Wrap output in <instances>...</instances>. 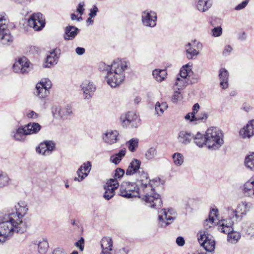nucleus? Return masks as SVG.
Instances as JSON below:
<instances>
[{"label":"nucleus","mask_w":254,"mask_h":254,"mask_svg":"<svg viewBox=\"0 0 254 254\" xmlns=\"http://www.w3.org/2000/svg\"><path fill=\"white\" fill-rule=\"evenodd\" d=\"M13 69L15 72H20L21 73V67L20 64H18V62L17 61L14 63L13 65Z\"/></svg>","instance_id":"052dcab7"},{"label":"nucleus","mask_w":254,"mask_h":254,"mask_svg":"<svg viewBox=\"0 0 254 254\" xmlns=\"http://www.w3.org/2000/svg\"><path fill=\"white\" fill-rule=\"evenodd\" d=\"M233 222L231 219L223 220L222 224L219 227V230L221 232L225 234L233 230L232 225Z\"/></svg>","instance_id":"2f4dec72"},{"label":"nucleus","mask_w":254,"mask_h":254,"mask_svg":"<svg viewBox=\"0 0 254 254\" xmlns=\"http://www.w3.org/2000/svg\"><path fill=\"white\" fill-rule=\"evenodd\" d=\"M5 14L3 12L0 13V28L7 26V20L5 18Z\"/></svg>","instance_id":"3c124183"},{"label":"nucleus","mask_w":254,"mask_h":254,"mask_svg":"<svg viewBox=\"0 0 254 254\" xmlns=\"http://www.w3.org/2000/svg\"><path fill=\"white\" fill-rule=\"evenodd\" d=\"M141 22L143 26L154 28L157 25V16L154 11L146 9L141 12Z\"/></svg>","instance_id":"1a4fd4ad"},{"label":"nucleus","mask_w":254,"mask_h":254,"mask_svg":"<svg viewBox=\"0 0 254 254\" xmlns=\"http://www.w3.org/2000/svg\"><path fill=\"white\" fill-rule=\"evenodd\" d=\"M180 99V92L179 90L175 91L173 95L172 101L173 103H177Z\"/></svg>","instance_id":"5fc2aeb1"},{"label":"nucleus","mask_w":254,"mask_h":254,"mask_svg":"<svg viewBox=\"0 0 254 254\" xmlns=\"http://www.w3.org/2000/svg\"><path fill=\"white\" fill-rule=\"evenodd\" d=\"M154 77L158 82H161L165 78L167 72L165 70L155 69L152 72Z\"/></svg>","instance_id":"ea45409f"},{"label":"nucleus","mask_w":254,"mask_h":254,"mask_svg":"<svg viewBox=\"0 0 254 254\" xmlns=\"http://www.w3.org/2000/svg\"><path fill=\"white\" fill-rule=\"evenodd\" d=\"M9 181L8 176H0V188L6 186Z\"/></svg>","instance_id":"8fccbe9b"},{"label":"nucleus","mask_w":254,"mask_h":254,"mask_svg":"<svg viewBox=\"0 0 254 254\" xmlns=\"http://www.w3.org/2000/svg\"><path fill=\"white\" fill-rule=\"evenodd\" d=\"M34 248H37L39 254H44L48 248V243L46 240H42L38 243V244H34L33 245Z\"/></svg>","instance_id":"58836bf2"},{"label":"nucleus","mask_w":254,"mask_h":254,"mask_svg":"<svg viewBox=\"0 0 254 254\" xmlns=\"http://www.w3.org/2000/svg\"><path fill=\"white\" fill-rule=\"evenodd\" d=\"M86 176H78V177H75L73 179H74V181H75L81 182L83 179H84V178Z\"/></svg>","instance_id":"774afa93"},{"label":"nucleus","mask_w":254,"mask_h":254,"mask_svg":"<svg viewBox=\"0 0 254 254\" xmlns=\"http://www.w3.org/2000/svg\"><path fill=\"white\" fill-rule=\"evenodd\" d=\"M27 206H19L15 212L5 214L0 217V242L4 243L14 233H23L26 225L21 218L27 213Z\"/></svg>","instance_id":"f257e3e1"},{"label":"nucleus","mask_w":254,"mask_h":254,"mask_svg":"<svg viewBox=\"0 0 254 254\" xmlns=\"http://www.w3.org/2000/svg\"><path fill=\"white\" fill-rule=\"evenodd\" d=\"M129 63L124 60L117 59L110 65L104 63L99 64L100 71L107 73V83L112 87H116L122 83L125 78V71L128 68Z\"/></svg>","instance_id":"7ed1b4c3"},{"label":"nucleus","mask_w":254,"mask_h":254,"mask_svg":"<svg viewBox=\"0 0 254 254\" xmlns=\"http://www.w3.org/2000/svg\"><path fill=\"white\" fill-rule=\"evenodd\" d=\"M126 153V148L121 149L118 153L112 155L110 157V161L115 165L118 164L125 156Z\"/></svg>","instance_id":"473e14b6"},{"label":"nucleus","mask_w":254,"mask_h":254,"mask_svg":"<svg viewBox=\"0 0 254 254\" xmlns=\"http://www.w3.org/2000/svg\"><path fill=\"white\" fill-rule=\"evenodd\" d=\"M114 175H125V170L120 168H118L115 170Z\"/></svg>","instance_id":"69168bd1"},{"label":"nucleus","mask_w":254,"mask_h":254,"mask_svg":"<svg viewBox=\"0 0 254 254\" xmlns=\"http://www.w3.org/2000/svg\"><path fill=\"white\" fill-rule=\"evenodd\" d=\"M140 164L141 162L139 160L133 159L127 170L126 175H133L136 173L141 174V175L147 174V173L140 167Z\"/></svg>","instance_id":"a211bd4d"},{"label":"nucleus","mask_w":254,"mask_h":254,"mask_svg":"<svg viewBox=\"0 0 254 254\" xmlns=\"http://www.w3.org/2000/svg\"><path fill=\"white\" fill-rule=\"evenodd\" d=\"M80 30L74 26L68 25L65 28L64 39L66 40H72L79 33Z\"/></svg>","instance_id":"412c9836"},{"label":"nucleus","mask_w":254,"mask_h":254,"mask_svg":"<svg viewBox=\"0 0 254 254\" xmlns=\"http://www.w3.org/2000/svg\"><path fill=\"white\" fill-rule=\"evenodd\" d=\"M98 11V7L95 5H93V7L90 9V13L89 14V16L91 17V18L95 17L96 15L97 12Z\"/></svg>","instance_id":"6e6d98bb"},{"label":"nucleus","mask_w":254,"mask_h":254,"mask_svg":"<svg viewBox=\"0 0 254 254\" xmlns=\"http://www.w3.org/2000/svg\"><path fill=\"white\" fill-rule=\"evenodd\" d=\"M28 25L35 31L41 30L45 25V18L40 13L31 15L28 20Z\"/></svg>","instance_id":"f8f14e48"},{"label":"nucleus","mask_w":254,"mask_h":254,"mask_svg":"<svg viewBox=\"0 0 254 254\" xmlns=\"http://www.w3.org/2000/svg\"><path fill=\"white\" fill-rule=\"evenodd\" d=\"M115 176L117 178L107 180L106 184L104 185L105 192L103 195V197L106 200H109L115 195V191L119 187V183L118 179H121L123 176Z\"/></svg>","instance_id":"0eeeda50"},{"label":"nucleus","mask_w":254,"mask_h":254,"mask_svg":"<svg viewBox=\"0 0 254 254\" xmlns=\"http://www.w3.org/2000/svg\"><path fill=\"white\" fill-rule=\"evenodd\" d=\"M193 136V134L191 132L182 130L178 134V140L181 144L188 145L191 142Z\"/></svg>","instance_id":"4be33fe9"},{"label":"nucleus","mask_w":254,"mask_h":254,"mask_svg":"<svg viewBox=\"0 0 254 254\" xmlns=\"http://www.w3.org/2000/svg\"><path fill=\"white\" fill-rule=\"evenodd\" d=\"M216 210L215 209H212V210L210 212V214L209 215V218L206 219L204 223V227L207 229L208 228H211L214 223V216H212V214L216 216Z\"/></svg>","instance_id":"79ce46f5"},{"label":"nucleus","mask_w":254,"mask_h":254,"mask_svg":"<svg viewBox=\"0 0 254 254\" xmlns=\"http://www.w3.org/2000/svg\"><path fill=\"white\" fill-rule=\"evenodd\" d=\"M126 144L127 145L128 150L131 152H134L138 145V139L133 138L127 141Z\"/></svg>","instance_id":"37998d69"},{"label":"nucleus","mask_w":254,"mask_h":254,"mask_svg":"<svg viewBox=\"0 0 254 254\" xmlns=\"http://www.w3.org/2000/svg\"><path fill=\"white\" fill-rule=\"evenodd\" d=\"M53 254H67L63 249L57 248L54 250Z\"/></svg>","instance_id":"0e129e2a"},{"label":"nucleus","mask_w":254,"mask_h":254,"mask_svg":"<svg viewBox=\"0 0 254 254\" xmlns=\"http://www.w3.org/2000/svg\"><path fill=\"white\" fill-rule=\"evenodd\" d=\"M211 0H197L196 1V8L200 12H205L212 6Z\"/></svg>","instance_id":"b1692460"},{"label":"nucleus","mask_w":254,"mask_h":254,"mask_svg":"<svg viewBox=\"0 0 254 254\" xmlns=\"http://www.w3.org/2000/svg\"><path fill=\"white\" fill-rule=\"evenodd\" d=\"M58 60V57L55 51L50 52V55H47L45 64H43L44 67H51L56 64Z\"/></svg>","instance_id":"393cba45"},{"label":"nucleus","mask_w":254,"mask_h":254,"mask_svg":"<svg viewBox=\"0 0 254 254\" xmlns=\"http://www.w3.org/2000/svg\"><path fill=\"white\" fill-rule=\"evenodd\" d=\"M191 45L190 43L186 45L187 58L189 59H194L199 54L195 49L191 48Z\"/></svg>","instance_id":"e433bc0d"},{"label":"nucleus","mask_w":254,"mask_h":254,"mask_svg":"<svg viewBox=\"0 0 254 254\" xmlns=\"http://www.w3.org/2000/svg\"><path fill=\"white\" fill-rule=\"evenodd\" d=\"M27 135L25 125L19 127L12 133V136L17 141L23 140V136Z\"/></svg>","instance_id":"a878e982"},{"label":"nucleus","mask_w":254,"mask_h":254,"mask_svg":"<svg viewBox=\"0 0 254 254\" xmlns=\"http://www.w3.org/2000/svg\"><path fill=\"white\" fill-rule=\"evenodd\" d=\"M38 116L39 115L33 111H31L27 114V118L30 119H35L37 118Z\"/></svg>","instance_id":"bf43d9fd"},{"label":"nucleus","mask_w":254,"mask_h":254,"mask_svg":"<svg viewBox=\"0 0 254 254\" xmlns=\"http://www.w3.org/2000/svg\"><path fill=\"white\" fill-rule=\"evenodd\" d=\"M168 106L167 102H163L160 103L157 102L155 106V114L158 116H161L163 115L164 111L167 109Z\"/></svg>","instance_id":"4c0bfd02"},{"label":"nucleus","mask_w":254,"mask_h":254,"mask_svg":"<svg viewBox=\"0 0 254 254\" xmlns=\"http://www.w3.org/2000/svg\"><path fill=\"white\" fill-rule=\"evenodd\" d=\"M227 234H228V241L232 243H236L241 237L238 233L233 232L232 230Z\"/></svg>","instance_id":"c03bdc74"},{"label":"nucleus","mask_w":254,"mask_h":254,"mask_svg":"<svg viewBox=\"0 0 254 254\" xmlns=\"http://www.w3.org/2000/svg\"><path fill=\"white\" fill-rule=\"evenodd\" d=\"M138 179L135 183L123 182L120 188V195L126 198H132L138 197H142V190L140 185H138Z\"/></svg>","instance_id":"20e7f679"},{"label":"nucleus","mask_w":254,"mask_h":254,"mask_svg":"<svg viewBox=\"0 0 254 254\" xmlns=\"http://www.w3.org/2000/svg\"><path fill=\"white\" fill-rule=\"evenodd\" d=\"M200 108V106L198 103L194 104L192 107V112L191 113V119L190 122L196 121L199 120H205L208 118V115L207 113H203V117H200L199 115L195 116V114L198 112Z\"/></svg>","instance_id":"bb28decb"},{"label":"nucleus","mask_w":254,"mask_h":254,"mask_svg":"<svg viewBox=\"0 0 254 254\" xmlns=\"http://www.w3.org/2000/svg\"><path fill=\"white\" fill-rule=\"evenodd\" d=\"M229 74L227 69L221 68L219 71V78L220 81V85L223 89H225L228 87V79Z\"/></svg>","instance_id":"5701e85b"},{"label":"nucleus","mask_w":254,"mask_h":254,"mask_svg":"<svg viewBox=\"0 0 254 254\" xmlns=\"http://www.w3.org/2000/svg\"><path fill=\"white\" fill-rule=\"evenodd\" d=\"M238 39L241 41L245 40L246 39V33L245 32H243L242 33H241L238 37Z\"/></svg>","instance_id":"338daca9"},{"label":"nucleus","mask_w":254,"mask_h":254,"mask_svg":"<svg viewBox=\"0 0 254 254\" xmlns=\"http://www.w3.org/2000/svg\"><path fill=\"white\" fill-rule=\"evenodd\" d=\"M173 159L175 165L179 166L184 162V156L180 153H175L173 155Z\"/></svg>","instance_id":"a18cd8bd"},{"label":"nucleus","mask_w":254,"mask_h":254,"mask_svg":"<svg viewBox=\"0 0 254 254\" xmlns=\"http://www.w3.org/2000/svg\"><path fill=\"white\" fill-rule=\"evenodd\" d=\"M17 62L18 64H20L21 73L22 74L28 73L30 64L28 59L26 57H23L19 58Z\"/></svg>","instance_id":"f704fd0d"},{"label":"nucleus","mask_w":254,"mask_h":254,"mask_svg":"<svg viewBox=\"0 0 254 254\" xmlns=\"http://www.w3.org/2000/svg\"><path fill=\"white\" fill-rule=\"evenodd\" d=\"M81 87L83 92L84 99L87 100L91 98L94 92L96 90V87L93 83L87 80L82 82Z\"/></svg>","instance_id":"f3484780"},{"label":"nucleus","mask_w":254,"mask_h":254,"mask_svg":"<svg viewBox=\"0 0 254 254\" xmlns=\"http://www.w3.org/2000/svg\"><path fill=\"white\" fill-rule=\"evenodd\" d=\"M113 242L109 237H104L101 241V246L102 249V253L106 254L112 250Z\"/></svg>","instance_id":"c85d7f7f"},{"label":"nucleus","mask_w":254,"mask_h":254,"mask_svg":"<svg viewBox=\"0 0 254 254\" xmlns=\"http://www.w3.org/2000/svg\"><path fill=\"white\" fill-rule=\"evenodd\" d=\"M248 211L247 204L246 202H242L239 203L237 208L234 210H229V213L231 215V219H235L236 221L241 220L244 215H245Z\"/></svg>","instance_id":"4468645a"},{"label":"nucleus","mask_w":254,"mask_h":254,"mask_svg":"<svg viewBox=\"0 0 254 254\" xmlns=\"http://www.w3.org/2000/svg\"><path fill=\"white\" fill-rule=\"evenodd\" d=\"M244 164L247 169L254 172V152L245 157Z\"/></svg>","instance_id":"72a5a7b5"},{"label":"nucleus","mask_w":254,"mask_h":254,"mask_svg":"<svg viewBox=\"0 0 254 254\" xmlns=\"http://www.w3.org/2000/svg\"><path fill=\"white\" fill-rule=\"evenodd\" d=\"M81 166H82L83 170H84V173L82 175H88L91 169V163L90 162L88 161L86 163H83Z\"/></svg>","instance_id":"de8ad7c7"},{"label":"nucleus","mask_w":254,"mask_h":254,"mask_svg":"<svg viewBox=\"0 0 254 254\" xmlns=\"http://www.w3.org/2000/svg\"><path fill=\"white\" fill-rule=\"evenodd\" d=\"M212 36L214 37H219L222 34V28L221 26H217L212 29Z\"/></svg>","instance_id":"09e8293b"},{"label":"nucleus","mask_w":254,"mask_h":254,"mask_svg":"<svg viewBox=\"0 0 254 254\" xmlns=\"http://www.w3.org/2000/svg\"><path fill=\"white\" fill-rule=\"evenodd\" d=\"M119 133L116 130H108L102 134V139L105 143L112 145L117 142L119 140Z\"/></svg>","instance_id":"6ab92c4d"},{"label":"nucleus","mask_w":254,"mask_h":254,"mask_svg":"<svg viewBox=\"0 0 254 254\" xmlns=\"http://www.w3.org/2000/svg\"><path fill=\"white\" fill-rule=\"evenodd\" d=\"M244 193L246 196L254 198V181L250 180L244 186Z\"/></svg>","instance_id":"cd10ccee"},{"label":"nucleus","mask_w":254,"mask_h":254,"mask_svg":"<svg viewBox=\"0 0 254 254\" xmlns=\"http://www.w3.org/2000/svg\"><path fill=\"white\" fill-rule=\"evenodd\" d=\"M240 134L243 138H250L254 135V120H252L240 131Z\"/></svg>","instance_id":"aec40b11"},{"label":"nucleus","mask_w":254,"mask_h":254,"mask_svg":"<svg viewBox=\"0 0 254 254\" xmlns=\"http://www.w3.org/2000/svg\"><path fill=\"white\" fill-rule=\"evenodd\" d=\"M84 6V2H80L77 6V8L76 9V11L77 12H78L81 15H82L84 13V8H83V6Z\"/></svg>","instance_id":"4d7b16f0"},{"label":"nucleus","mask_w":254,"mask_h":254,"mask_svg":"<svg viewBox=\"0 0 254 254\" xmlns=\"http://www.w3.org/2000/svg\"><path fill=\"white\" fill-rule=\"evenodd\" d=\"M28 135L37 133L41 129V125L37 123H29L25 125Z\"/></svg>","instance_id":"7c9ffc66"},{"label":"nucleus","mask_w":254,"mask_h":254,"mask_svg":"<svg viewBox=\"0 0 254 254\" xmlns=\"http://www.w3.org/2000/svg\"><path fill=\"white\" fill-rule=\"evenodd\" d=\"M175 214L172 209H168L166 211L165 209H162L158 211V224L160 227L165 228L167 226L172 224L175 219V216H173Z\"/></svg>","instance_id":"6e6552de"},{"label":"nucleus","mask_w":254,"mask_h":254,"mask_svg":"<svg viewBox=\"0 0 254 254\" xmlns=\"http://www.w3.org/2000/svg\"><path fill=\"white\" fill-rule=\"evenodd\" d=\"M138 185L140 186L144 195L142 199L151 208L158 209L162 204V201L159 194L155 193L154 188L163 185L164 181L158 177L150 179L147 176H139Z\"/></svg>","instance_id":"f03ea898"},{"label":"nucleus","mask_w":254,"mask_h":254,"mask_svg":"<svg viewBox=\"0 0 254 254\" xmlns=\"http://www.w3.org/2000/svg\"><path fill=\"white\" fill-rule=\"evenodd\" d=\"M192 65V63H189L188 64L183 65L180 69V73L178 75L179 77L186 79L189 73L192 72L191 68Z\"/></svg>","instance_id":"c9c22d12"},{"label":"nucleus","mask_w":254,"mask_h":254,"mask_svg":"<svg viewBox=\"0 0 254 254\" xmlns=\"http://www.w3.org/2000/svg\"><path fill=\"white\" fill-rule=\"evenodd\" d=\"M176 243L179 246H183L185 244V240L182 237H178L176 239Z\"/></svg>","instance_id":"680f3d73"},{"label":"nucleus","mask_w":254,"mask_h":254,"mask_svg":"<svg viewBox=\"0 0 254 254\" xmlns=\"http://www.w3.org/2000/svg\"><path fill=\"white\" fill-rule=\"evenodd\" d=\"M52 112L53 116L55 118L60 117L63 119H67L72 113L71 107L69 106H67L63 108L56 106H54L52 108Z\"/></svg>","instance_id":"2eb2a0df"},{"label":"nucleus","mask_w":254,"mask_h":254,"mask_svg":"<svg viewBox=\"0 0 254 254\" xmlns=\"http://www.w3.org/2000/svg\"><path fill=\"white\" fill-rule=\"evenodd\" d=\"M56 147L55 143L50 140L41 142L36 148V152L44 156L51 155Z\"/></svg>","instance_id":"ddd939ff"},{"label":"nucleus","mask_w":254,"mask_h":254,"mask_svg":"<svg viewBox=\"0 0 254 254\" xmlns=\"http://www.w3.org/2000/svg\"><path fill=\"white\" fill-rule=\"evenodd\" d=\"M198 241L201 246L208 252H211L215 249V242L212 237L205 231L199 232Z\"/></svg>","instance_id":"9b49d317"},{"label":"nucleus","mask_w":254,"mask_h":254,"mask_svg":"<svg viewBox=\"0 0 254 254\" xmlns=\"http://www.w3.org/2000/svg\"><path fill=\"white\" fill-rule=\"evenodd\" d=\"M157 155V150L154 147H150L145 152V157L147 160H151Z\"/></svg>","instance_id":"49530a36"},{"label":"nucleus","mask_w":254,"mask_h":254,"mask_svg":"<svg viewBox=\"0 0 254 254\" xmlns=\"http://www.w3.org/2000/svg\"><path fill=\"white\" fill-rule=\"evenodd\" d=\"M75 52L78 55H82L85 53V49L78 47L75 49Z\"/></svg>","instance_id":"e2e57ef3"},{"label":"nucleus","mask_w":254,"mask_h":254,"mask_svg":"<svg viewBox=\"0 0 254 254\" xmlns=\"http://www.w3.org/2000/svg\"><path fill=\"white\" fill-rule=\"evenodd\" d=\"M120 121L123 127L137 128L141 125V120L139 116L133 112H128L122 114Z\"/></svg>","instance_id":"423d86ee"},{"label":"nucleus","mask_w":254,"mask_h":254,"mask_svg":"<svg viewBox=\"0 0 254 254\" xmlns=\"http://www.w3.org/2000/svg\"><path fill=\"white\" fill-rule=\"evenodd\" d=\"M194 143L199 147H202L204 145L207 144L206 135L197 132L196 134H193L192 138Z\"/></svg>","instance_id":"c756f323"},{"label":"nucleus","mask_w":254,"mask_h":254,"mask_svg":"<svg viewBox=\"0 0 254 254\" xmlns=\"http://www.w3.org/2000/svg\"><path fill=\"white\" fill-rule=\"evenodd\" d=\"M249 1V0H245L242 1L241 3L239 4L235 7V9L236 10H240L244 8L247 5Z\"/></svg>","instance_id":"864d4df0"},{"label":"nucleus","mask_w":254,"mask_h":254,"mask_svg":"<svg viewBox=\"0 0 254 254\" xmlns=\"http://www.w3.org/2000/svg\"><path fill=\"white\" fill-rule=\"evenodd\" d=\"M233 49L232 47L230 45H227L225 46L224 50L223 52V55L224 56H227L230 54V53L232 52Z\"/></svg>","instance_id":"13d9d810"},{"label":"nucleus","mask_w":254,"mask_h":254,"mask_svg":"<svg viewBox=\"0 0 254 254\" xmlns=\"http://www.w3.org/2000/svg\"><path fill=\"white\" fill-rule=\"evenodd\" d=\"M187 84L188 82L186 79L179 77V75H177L174 84V85L176 87V89H177L178 90L183 89L186 86H187Z\"/></svg>","instance_id":"a19ab883"},{"label":"nucleus","mask_w":254,"mask_h":254,"mask_svg":"<svg viewBox=\"0 0 254 254\" xmlns=\"http://www.w3.org/2000/svg\"><path fill=\"white\" fill-rule=\"evenodd\" d=\"M52 86V82L48 78H43L36 86V95L40 98H44L48 96L49 89Z\"/></svg>","instance_id":"9d476101"},{"label":"nucleus","mask_w":254,"mask_h":254,"mask_svg":"<svg viewBox=\"0 0 254 254\" xmlns=\"http://www.w3.org/2000/svg\"><path fill=\"white\" fill-rule=\"evenodd\" d=\"M84 240L83 238L81 237L80 240L76 242L75 245L76 247L79 248L80 251H82L84 249Z\"/></svg>","instance_id":"603ef678"},{"label":"nucleus","mask_w":254,"mask_h":254,"mask_svg":"<svg viewBox=\"0 0 254 254\" xmlns=\"http://www.w3.org/2000/svg\"><path fill=\"white\" fill-rule=\"evenodd\" d=\"M207 144L209 149H218L224 143L222 131L216 127H210L205 132Z\"/></svg>","instance_id":"39448f33"},{"label":"nucleus","mask_w":254,"mask_h":254,"mask_svg":"<svg viewBox=\"0 0 254 254\" xmlns=\"http://www.w3.org/2000/svg\"><path fill=\"white\" fill-rule=\"evenodd\" d=\"M13 41V37L7 28L5 27L0 28V45L2 46H9Z\"/></svg>","instance_id":"dca6fc26"}]
</instances>
